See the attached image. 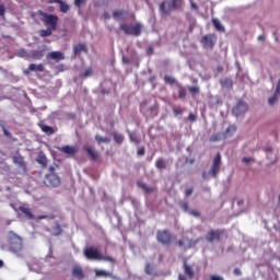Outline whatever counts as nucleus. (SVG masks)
Segmentation results:
<instances>
[{
  "label": "nucleus",
  "mask_w": 280,
  "mask_h": 280,
  "mask_svg": "<svg viewBox=\"0 0 280 280\" xmlns=\"http://www.w3.org/2000/svg\"><path fill=\"white\" fill-rule=\"evenodd\" d=\"M31 16L33 21L39 19L45 27H47L45 30L38 31V36H40V38H47V36H51L54 32L58 30L59 18L56 14H48L43 10H38L36 12H33Z\"/></svg>",
  "instance_id": "1"
},
{
  "label": "nucleus",
  "mask_w": 280,
  "mask_h": 280,
  "mask_svg": "<svg viewBox=\"0 0 280 280\" xmlns=\"http://www.w3.org/2000/svg\"><path fill=\"white\" fill-rule=\"evenodd\" d=\"M84 256L89 260H100V261H108L110 264H116V259L110 256H104L100 253V249L95 247H86L84 249Z\"/></svg>",
  "instance_id": "2"
},
{
  "label": "nucleus",
  "mask_w": 280,
  "mask_h": 280,
  "mask_svg": "<svg viewBox=\"0 0 280 280\" xmlns=\"http://www.w3.org/2000/svg\"><path fill=\"white\" fill-rule=\"evenodd\" d=\"M8 242H9V250L19 255L21 250H23V238L19 236L16 233L10 231L8 234Z\"/></svg>",
  "instance_id": "3"
},
{
  "label": "nucleus",
  "mask_w": 280,
  "mask_h": 280,
  "mask_svg": "<svg viewBox=\"0 0 280 280\" xmlns=\"http://www.w3.org/2000/svg\"><path fill=\"white\" fill-rule=\"evenodd\" d=\"M156 240L164 246H170L173 243V234L168 230H159L156 232Z\"/></svg>",
  "instance_id": "4"
},
{
  "label": "nucleus",
  "mask_w": 280,
  "mask_h": 280,
  "mask_svg": "<svg viewBox=\"0 0 280 280\" xmlns=\"http://www.w3.org/2000/svg\"><path fill=\"white\" fill-rule=\"evenodd\" d=\"M120 28L124 31L125 34L127 35H133V36H139L141 34V30H142V26L140 23H136L133 25L131 24H126V23H122L120 25Z\"/></svg>",
  "instance_id": "5"
},
{
  "label": "nucleus",
  "mask_w": 280,
  "mask_h": 280,
  "mask_svg": "<svg viewBox=\"0 0 280 280\" xmlns=\"http://www.w3.org/2000/svg\"><path fill=\"white\" fill-rule=\"evenodd\" d=\"M197 243H198V240H192L187 236H183L182 238H179L177 241L176 245L179 248H182L184 252H187V250L191 249L192 247H195Z\"/></svg>",
  "instance_id": "6"
},
{
  "label": "nucleus",
  "mask_w": 280,
  "mask_h": 280,
  "mask_svg": "<svg viewBox=\"0 0 280 280\" xmlns=\"http://www.w3.org/2000/svg\"><path fill=\"white\" fill-rule=\"evenodd\" d=\"M140 110L148 117L153 118V117H156L158 115L159 106L154 104L150 108H148V101H143L140 104Z\"/></svg>",
  "instance_id": "7"
},
{
  "label": "nucleus",
  "mask_w": 280,
  "mask_h": 280,
  "mask_svg": "<svg viewBox=\"0 0 280 280\" xmlns=\"http://www.w3.org/2000/svg\"><path fill=\"white\" fill-rule=\"evenodd\" d=\"M60 177L57 174H46L44 185L46 187H60Z\"/></svg>",
  "instance_id": "8"
},
{
  "label": "nucleus",
  "mask_w": 280,
  "mask_h": 280,
  "mask_svg": "<svg viewBox=\"0 0 280 280\" xmlns=\"http://www.w3.org/2000/svg\"><path fill=\"white\" fill-rule=\"evenodd\" d=\"M200 43L205 47V49H213L217 43V36L215 34H207L201 37Z\"/></svg>",
  "instance_id": "9"
},
{
  "label": "nucleus",
  "mask_w": 280,
  "mask_h": 280,
  "mask_svg": "<svg viewBox=\"0 0 280 280\" xmlns=\"http://www.w3.org/2000/svg\"><path fill=\"white\" fill-rule=\"evenodd\" d=\"M15 211L18 215H22L26 220H36V215H34V213L32 212V209H30V207L25 205L18 207Z\"/></svg>",
  "instance_id": "10"
},
{
  "label": "nucleus",
  "mask_w": 280,
  "mask_h": 280,
  "mask_svg": "<svg viewBox=\"0 0 280 280\" xmlns=\"http://www.w3.org/2000/svg\"><path fill=\"white\" fill-rule=\"evenodd\" d=\"M220 170H221V155H220V153H218L215 155L214 160H213V163H212L211 168L209 171V175L212 178H217V176L220 173Z\"/></svg>",
  "instance_id": "11"
},
{
  "label": "nucleus",
  "mask_w": 280,
  "mask_h": 280,
  "mask_svg": "<svg viewBox=\"0 0 280 280\" xmlns=\"http://www.w3.org/2000/svg\"><path fill=\"white\" fill-rule=\"evenodd\" d=\"M83 151L88 154L92 162L100 161V152H97L93 145H84Z\"/></svg>",
  "instance_id": "12"
},
{
  "label": "nucleus",
  "mask_w": 280,
  "mask_h": 280,
  "mask_svg": "<svg viewBox=\"0 0 280 280\" xmlns=\"http://www.w3.org/2000/svg\"><path fill=\"white\" fill-rule=\"evenodd\" d=\"M224 234L223 230H210L206 240L209 243H214V242H219L221 236Z\"/></svg>",
  "instance_id": "13"
},
{
  "label": "nucleus",
  "mask_w": 280,
  "mask_h": 280,
  "mask_svg": "<svg viewBox=\"0 0 280 280\" xmlns=\"http://www.w3.org/2000/svg\"><path fill=\"white\" fill-rule=\"evenodd\" d=\"M72 278L73 280H83L84 278H86L84 268H82V266L74 265L72 267Z\"/></svg>",
  "instance_id": "14"
},
{
  "label": "nucleus",
  "mask_w": 280,
  "mask_h": 280,
  "mask_svg": "<svg viewBox=\"0 0 280 280\" xmlns=\"http://www.w3.org/2000/svg\"><path fill=\"white\" fill-rule=\"evenodd\" d=\"M13 163L14 165H16L20 170L27 172V163H25V159L23 158V155H21V153H16L13 156Z\"/></svg>",
  "instance_id": "15"
},
{
  "label": "nucleus",
  "mask_w": 280,
  "mask_h": 280,
  "mask_svg": "<svg viewBox=\"0 0 280 280\" xmlns=\"http://www.w3.org/2000/svg\"><path fill=\"white\" fill-rule=\"evenodd\" d=\"M248 107L247 104L244 103L243 101H240L236 106L233 108V115L235 117H240L242 115H244V113H247Z\"/></svg>",
  "instance_id": "16"
},
{
  "label": "nucleus",
  "mask_w": 280,
  "mask_h": 280,
  "mask_svg": "<svg viewBox=\"0 0 280 280\" xmlns=\"http://www.w3.org/2000/svg\"><path fill=\"white\" fill-rule=\"evenodd\" d=\"M73 54L74 56H82V54H89V47H86V44H77L73 46Z\"/></svg>",
  "instance_id": "17"
},
{
  "label": "nucleus",
  "mask_w": 280,
  "mask_h": 280,
  "mask_svg": "<svg viewBox=\"0 0 280 280\" xmlns=\"http://www.w3.org/2000/svg\"><path fill=\"white\" fill-rule=\"evenodd\" d=\"M46 60H55V62H60L65 60V54L61 51H51L46 56Z\"/></svg>",
  "instance_id": "18"
},
{
  "label": "nucleus",
  "mask_w": 280,
  "mask_h": 280,
  "mask_svg": "<svg viewBox=\"0 0 280 280\" xmlns=\"http://www.w3.org/2000/svg\"><path fill=\"white\" fill-rule=\"evenodd\" d=\"M187 97V89L177 83V96L174 95V100H186Z\"/></svg>",
  "instance_id": "19"
},
{
  "label": "nucleus",
  "mask_w": 280,
  "mask_h": 280,
  "mask_svg": "<svg viewBox=\"0 0 280 280\" xmlns=\"http://www.w3.org/2000/svg\"><path fill=\"white\" fill-rule=\"evenodd\" d=\"M95 276L101 278V277H105V278H112L113 280H119V278L115 275H113L112 272L109 271H106L104 269H96L95 270Z\"/></svg>",
  "instance_id": "20"
},
{
  "label": "nucleus",
  "mask_w": 280,
  "mask_h": 280,
  "mask_svg": "<svg viewBox=\"0 0 280 280\" xmlns=\"http://www.w3.org/2000/svg\"><path fill=\"white\" fill-rule=\"evenodd\" d=\"M172 4H170L166 0L160 3V11L163 14L170 15L172 11Z\"/></svg>",
  "instance_id": "21"
},
{
  "label": "nucleus",
  "mask_w": 280,
  "mask_h": 280,
  "mask_svg": "<svg viewBox=\"0 0 280 280\" xmlns=\"http://www.w3.org/2000/svg\"><path fill=\"white\" fill-rule=\"evenodd\" d=\"M32 71H38V72H43L45 71V66L43 63H39V65H35V63H31L28 66V70H25L24 73H32Z\"/></svg>",
  "instance_id": "22"
},
{
  "label": "nucleus",
  "mask_w": 280,
  "mask_h": 280,
  "mask_svg": "<svg viewBox=\"0 0 280 280\" xmlns=\"http://www.w3.org/2000/svg\"><path fill=\"white\" fill-rule=\"evenodd\" d=\"M36 163H38L39 165H42V167H47V155H45V152L40 151L36 158Z\"/></svg>",
  "instance_id": "23"
},
{
  "label": "nucleus",
  "mask_w": 280,
  "mask_h": 280,
  "mask_svg": "<svg viewBox=\"0 0 280 280\" xmlns=\"http://www.w3.org/2000/svg\"><path fill=\"white\" fill-rule=\"evenodd\" d=\"M183 269L185 275L188 277L189 280H192L195 277V271L190 265H188L186 261L183 265Z\"/></svg>",
  "instance_id": "24"
},
{
  "label": "nucleus",
  "mask_w": 280,
  "mask_h": 280,
  "mask_svg": "<svg viewBox=\"0 0 280 280\" xmlns=\"http://www.w3.org/2000/svg\"><path fill=\"white\" fill-rule=\"evenodd\" d=\"M280 95V79H279V81H278V85H277V90H276V93H275V95L273 96H271L270 98H269V104H270V106H273V104H277V102H278V96Z\"/></svg>",
  "instance_id": "25"
},
{
  "label": "nucleus",
  "mask_w": 280,
  "mask_h": 280,
  "mask_svg": "<svg viewBox=\"0 0 280 280\" xmlns=\"http://www.w3.org/2000/svg\"><path fill=\"white\" fill-rule=\"evenodd\" d=\"M128 15V12L125 10H115L113 11V18L115 20H124Z\"/></svg>",
  "instance_id": "26"
},
{
  "label": "nucleus",
  "mask_w": 280,
  "mask_h": 280,
  "mask_svg": "<svg viewBox=\"0 0 280 280\" xmlns=\"http://www.w3.org/2000/svg\"><path fill=\"white\" fill-rule=\"evenodd\" d=\"M39 128L42 132H45V135H47L48 137H50V135H54L56 132V130L49 125H39Z\"/></svg>",
  "instance_id": "27"
},
{
  "label": "nucleus",
  "mask_w": 280,
  "mask_h": 280,
  "mask_svg": "<svg viewBox=\"0 0 280 280\" xmlns=\"http://www.w3.org/2000/svg\"><path fill=\"white\" fill-rule=\"evenodd\" d=\"M184 5H185V2L184 0H172V9L174 10H183L184 9Z\"/></svg>",
  "instance_id": "28"
},
{
  "label": "nucleus",
  "mask_w": 280,
  "mask_h": 280,
  "mask_svg": "<svg viewBox=\"0 0 280 280\" xmlns=\"http://www.w3.org/2000/svg\"><path fill=\"white\" fill-rule=\"evenodd\" d=\"M237 131V128L235 125H231L226 128V131L224 132L225 138L233 137L235 132Z\"/></svg>",
  "instance_id": "29"
},
{
  "label": "nucleus",
  "mask_w": 280,
  "mask_h": 280,
  "mask_svg": "<svg viewBox=\"0 0 280 280\" xmlns=\"http://www.w3.org/2000/svg\"><path fill=\"white\" fill-rule=\"evenodd\" d=\"M51 235L58 237V235H62V226L59 223H56L55 226L51 228Z\"/></svg>",
  "instance_id": "30"
},
{
  "label": "nucleus",
  "mask_w": 280,
  "mask_h": 280,
  "mask_svg": "<svg viewBox=\"0 0 280 280\" xmlns=\"http://www.w3.org/2000/svg\"><path fill=\"white\" fill-rule=\"evenodd\" d=\"M58 5H59V10H60V12H62V14H67L69 12L70 7H69V4H67V2L59 0Z\"/></svg>",
  "instance_id": "31"
},
{
  "label": "nucleus",
  "mask_w": 280,
  "mask_h": 280,
  "mask_svg": "<svg viewBox=\"0 0 280 280\" xmlns=\"http://www.w3.org/2000/svg\"><path fill=\"white\" fill-rule=\"evenodd\" d=\"M45 56V52H43V50H34L31 55V58H33V60H43Z\"/></svg>",
  "instance_id": "32"
},
{
  "label": "nucleus",
  "mask_w": 280,
  "mask_h": 280,
  "mask_svg": "<svg viewBox=\"0 0 280 280\" xmlns=\"http://www.w3.org/2000/svg\"><path fill=\"white\" fill-rule=\"evenodd\" d=\"M155 167L160 171L165 170L166 168V163L162 158H159L155 162Z\"/></svg>",
  "instance_id": "33"
},
{
  "label": "nucleus",
  "mask_w": 280,
  "mask_h": 280,
  "mask_svg": "<svg viewBox=\"0 0 280 280\" xmlns=\"http://www.w3.org/2000/svg\"><path fill=\"white\" fill-rule=\"evenodd\" d=\"M95 141L98 143V144H102V143H106L108 144L110 142L109 138L107 137H102L100 135L95 136Z\"/></svg>",
  "instance_id": "34"
},
{
  "label": "nucleus",
  "mask_w": 280,
  "mask_h": 280,
  "mask_svg": "<svg viewBox=\"0 0 280 280\" xmlns=\"http://www.w3.org/2000/svg\"><path fill=\"white\" fill-rule=\"evenodd\" d=\"M220 84L224 88V89H231L233 86V82L231 79H223L220 81Z\"/></svg>",
  "instance_id": "35"
},
{
  "label": "nucleus",
  "mask_w": 280,
  "mask_h": 280,
  "mask_svg": "<svg viewBox=\"0 0 280 280\" xmlns=\"http://www.w3.org/2000/svg\"><path fill=\"white\" fill-rule=\"evenodd\" d=\"M188 91L190 93V95H192V97H195V95H199L200 93V88L199 86H188Z\"/></svg>",
  "instance_id": "36"
},
{
  "label": "nucleus",
  "mask_w": 280,
  "mask_h": 280,
  "mask_svg": "<svg viewBox=\"0 0 280 280\" xmlns=\"http://www.w3.org/2000/svg\"><path fill=\"white\" fill-rule=\"evenodd\" d=\"M113 137H114V141H115L117 144H121V143L124 142V136L120 135V133L114 132V133H113Z\"/></svg>",
  "instance_id": "37"
},
{
  "label": "nucleus",
  "mask_w": 280,
  "mask_h": 280,
  "mask_svg": "<svg viewBox=\"0 0 280 280\" xmlns=\"http://www.w3.org/2000/svg\"><path fill=\"white\" fill-rule=\"evenodd\" d=\"M144 272H145L148 276H152L153 272H154V267H153L150 262H147V264H145V267H144Z\"/></svg>",
  "instance_id": "38"
},
{
  "label": "nucleus",
  "mask_w": 280,
  "mask_h": 280,
  "mask_svg": "<svg viewBox=\"0 0 280 280\" xmlns=\"http://www.w3.org/2000/svg\"><path fill=\"white\" fill-rule=\"evenodd\" d=\"M212 23H213L214 27H215L218 31H220V32H224V31H225L224 26L220 23L219 20L213 19V20H212Z\"/></svg>",
  "instance_id": "39"
},
{
  "label": "nucleus",
  "mask_w": 280,
  "mask_h": 280,
  "mask_svg": "<svg viewBox=\"0 0 280 280\" xmlns=\"http://www.w3.org/2000/svg\"><path fill=\"white\" fill-rule=\"evenodd\" d=\"M57 150H59V152H63V154H71V147L69 145L59 147L57 148Z\"/></svg>",
  "instance_id": "40"
},
{
  "label": "nucleus",
  "mask_w": 280,
  "mask_h": 280,
  "mask_svg": "<svg viewBox=\"0 0 280 280\" xmlns=\"http://www.w3.org/2000/svg\"><path fill=\"white\" fill-rule=\"evenodd\" d=\"M179 206H180V209L184 210L185 212H189L190 211L187 201H179Z\"/></svg>",
  "instance_id": "41"
},
{
  "label": "nucleus",
  "mask_w": 280,
  "mask_h": 280,
  "mask_svg": "<svg viewBox=\"0 0 280 280\" xmlns=\"http://www.w3.org/2000/svg\"><path fill=\"white\" fill-rule=\"evenodd\" d=\"M164 82L166 84H175L176 80L173 77L164 75Z\"/></svg>",
  "instance_id": "42"
},
{
  "label": "nucleus",
  "mask_w": 280,
  "mask_h": 280,
  "mask_svg": "<svg viewBox=\"0 0 280 280\" xmlns=\"http://www.w3.org/2000/svg\"><path fill=\"white\" fill-rule=\"evenodd\" d=\"M91 75H93V69L92 68H88L83 74H81V78H91Z\"/></svg>",
  "instance_id": "43"
},
{
  "label": "nucleus",
  "mask_w": 280,
  "mask_h": 280,
  "mask_svg": "<svg viewBox=\"0 0 280 280\" xmlns=\"http://www.w3.org/2000/svg\"><path fill=\"white\" fill-rule=\"evenodd\" d=\"M184 110L180 107H174L173 108V114L175 117L182 116Z\"/></svg>",
  "instance_id": "44"
},
{
  "label": "nucleus",
  "mask_w": 280,
  "mask_h": 280,
  "mask_svg": "<svg viewBox=\"0 0 280 280\" xmlns=\"http://www.w3.org/2000/svg\"><path fill=\"white\" fill-rule=\"evenodd\" d=\"M0 18L5 19V4L1 3V0H0Z\"/></svg>",
  "instance_id": "45"
},
{
  "label": "nucleus",
  "mask_w": 280,
  "mask_h": 280,
  "mask_svg": "<svg viewBox=\"0 0 280 280\" xmlns=\"http://www.w3.org/2000/svg\"><path fill=\"white\" fill-rule=\"evenodd\" d=\"M86 4V0H74V5L79 9Z\"/></svg>",
  "instance_id": "46"
},
{
  "label": "nucleus",
  "mask_w": 280,
  "mask_h": 280,
  "mask_svg": "<svg viewBox=\"0 0 280 280\" xmlns=\"http://www.w3.org/2000/svg\"><path fill=\"white\" fill-rule=\"evenodd\" d=\"M2 127V132L5 135V137H12V133L5 128V125H1Z\"/></svg>",
  "instance_id": "47"
},
{
  "label": "nucleus",
  "mask_w": 280,
  "mask_h": 280,
  "mask_svg": "<svg viewBox=\"0 0 280 280\" xmlns=\"http://www.w3.org/2000/svg\"><path fill=\"white\" fill-rule=\"evenodd\" d=\"M220 139V133L212 135L210 137V142H218Z\"/></svg>",
  "instance_id": "48"
},
{
  "label": "nucleus",
  "mask_w": 280,
  "mask_h": 280,
  "mask_svg": "<svg viewBox=\"0 0 280 280\" xmlns=\"http://www.w3.org/2000/svg\"><path fill=\"white\" fill-rule=\"evenodd\" d=\"M143 190L145 191V194H152V192H154V188H152V187H150V186H148V185L144 186Z\"/></svg>",
  "instance_id": "49"
},
{
  "label": "nucleus",
  "mask_w": 280,
  "mask_h": 280,
  "mask_svg": "<svg viewBox=\"0 0 280 280\" xmlns=\"http://www.w3.org/2000/svg\"><path fill=\"white\" fill-rule=\"evenodd\" d=\"M143 190L145 191V194H152V192H154V188H152V187H150V186H148V185L144 186Z\"/></svg>",
  "instance_id": "50"
},
{
  "label": "nucleus",
  "mask_w": 280,
  "mask_h": 280,
  "mask_svg": "<svg viewBox=\"0 0 280 280\" xmlns=\"http://www.w3.org/2000/svg\"><path fill=\"white\" fill-rule=\"evenodd\" d=\"M130 140H131V142L139 144V139L137 138V136L130 135Z\"/></svg>",
  "instance_id": "51"
},
{
  "label": "nucleus",
  "mask_w": 280,
  "mask_h": 280,
  "mask_svg": "<svg viewBox=\"0 0 280 280\" xmlns=\"http://www.w3.org/2000/svg\"><path fill=\"white\" fill-rule=\"evenodd\" d=\"M192 192H194L192 188H188V189H186V191H185V196H186V197H190V196L192 195Z\"/></svg>",
  "instance_id": "52"
},
{
  "label": "nucleus",
  "mask_w": 280,
  "mask_h": 280,
  "mask_svg": "<svg viewBox=\"0 0 280 280\" xmlns=\"http://www.w3.org/2000/svg\"><path fill=\"white\" fill-rule=\"evenodd\" d=\"M188 119H189L191 122H195V121L197 120V116L194 115V114H189Z\"/></svg>",
  "instance_id": "53"
},
{
  "label": "nucleus",
  "mask_w": 280,
  "mask_h": 280,
  "mask_svg": "<svg viewBox=\"0 0 280 280\" xmlns=\"http://www.w3.org/2000/svg\"><path fill=\"white\" fill-rule=\"evenodd\" d=\"M210 280H224V279H223V277L212 275V276L210 277Z\"/></svg>",
  "instance_id": "54"
},
{
  "label": "nucleus",
  "mask_w": 280,
  "mask_h": 280,
  "mask_svg": "<svg viewBox=\"0 0 280 280\" xmlns=\"http://www.w3.org/2000/svg\"><path fill=\"white\" fill-rule=\"evenodd\" d=\"M189 213L196 218H199L200 217V212L199 211H195V210H191L189 211Z\"/></svg>",
  "instance_id": "55"
},
{
  "label": "nucleus",
  "mask_w": 280,
  "mask_h": 280,
  "mask_svg": "<svg viewBox=\"0 0 280 280\" xmlns=\"http://www.w3.org/2000/svg\"><path fill=\"white\" fill-rule=\"evenodd\" d=\"M234 275H235L236 277L242 276L241 269H240V268H235V269H234Z\"/></svg>",
  "instance_id": "56"
},
{
  "label": "nucleus",
  "mask_w": 280,
  "mask_h": 280,
  "mask_svg": "<svg viewBox=\"0 0 280 280\" xmlns=\"http://www.w3.org/2000/svg\"><path fill=\"white\" fill-rule=\"evenodd\" d=\"M137 185H138V187H139L140 189L143 190V189L145 188V185H147V184H145V183H142V182H138Z\"/></svg>",
  "instance_id": "57"
},
{
  "label": "nucleus",
  "mask_w": 280,
  "mask_h": 280,
  "mask_svg": "<svg viewBox=\"0 0 280 280\" xmlns=\"http://www.w3.org/2000/svg\"><path fill=\"white\" fill-rule=\"evenodd\" d=\"M144 155V148H140L138 150V156H143Z\"/></svg>",
  "instance_id": "58"
},
{
  "label": "nucleus",
  "mask_w": 280,
  "mask_h": 280,
  "mask_svg": "<svg viewBox=\"0 0 280 280\" xmlns=\"http://www.w3.org/2000/svg\"><path fill=\"white\" fill-rule=\"evenodd\" d=\"M48 172V174H56V167L49 166Z\"/></svg>",
  "instance_id": "59"
},
{
  "label": "nucleus",
  "mask_w": 280,
  "mask_h": 280,
  "mask_svg": "<svg viewBox=\"0 0 280 280\" xmlns=\"http://www.w3.org/2000/svg\"><path fill=\"white\" fill-rule=\"evenodd\" d=\"M190 5H191L192 10H198V8H199L198 4L192 1H190Z\"/></svg>",
  "instance_id": "60"
},
{
  "label": "nucleus",
  "mask_w": 280,
  "mask_h": 280,
  "mask_svg": "<svg viewBox=\"0 0 280 280\" xmlns=\"http://www.w3.org/2000/svg\"><path fill=\"white\" fill-rule=\"evenodd\" d=\"M243 162H244L245 164H249V163L252 162V159H250V158H244V159H243Z\"/></svg>",
  "instance_id": "61"
},
{
  "label": "nucleus",
  "mask_w": 280,
  "mask_h": 280,
  "mask_svg": "<svg viewBox=\"0 0 280 280\" xmlns=\"http://www.w3.org/2000/svg\"><path fill=\"white\" fill-rule=\"evenodd\" d=\"M156 77L155 75H152L149 78V82L153 83L155 81Z\"/></svg>",
  "instance_id": "62"
},
{
  "label": "nucleus",
  "mask_w": 280,
  "mask_h": 280,
  "mask_svg": "<svg viewBox=\"0 0 280 280\" xmlns=\"http://www.w3.org/2000/svg\"><path fill=\"white\" fill-rule=\"evenodd\" d=\"M60 0H48L47 3H59Z\"/></svg>",
  "instance_id": "63"
},
{
  "label": "nucleus",
  "mask_w": 280,
  "mask_h": 280,
  "mask_svg": "<svg viewBox=\"0 0 280 280\" xmlns=\"http://www.w3.org/2000/svg\"><path fill=\"white\" fill-rule=\"evenodd\" d=\"M258 40H260V43H264L265 36H264V35H260V36L258 37Z\"/></svg>",
  "instance_id": "64"
}]
</instances>
